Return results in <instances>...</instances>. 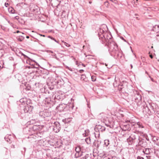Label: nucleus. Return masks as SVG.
<instances>
[{"mask_svg":"<svg viewBox=\"0 0 159 159\" xmlns=\"http://www.w3.org/2000/svg\"><path fill=\"white\" fill-rule=\"evenodd\" d=\"M108 46L109 51L111 55H113L117 53V55L119 56L120 53H121V52L119 50L117 44L114 42H110Z\"/></svg>","mask_w":159,"mask_h":159,"instance_id":"obj_1","label":"nucleus"},{"mask_svg":"<svg viewBox=\"0 0 159 159\" xmlns=\"http://www.w3.org/2000/svg\"><path fill=\"white\" fill-rule=\"evenodd\" d=\"M139 137L135 133H133L127 138V141L129 145H132L133 143L138 142Z\"/></svg>","mask_w":159,"mask_h":159,"instance_id":"obj_2","label":"nucleus"},{"mask_svg":"<svg viewBox=\"0 0 159 159\" xmlns=\"http://www.w3.org/2000/svg\"><path fill=\"white\" fill-rule=\"evenodd\" d=\"M112 38V36L111 34H108L107 33H105V36L101 40L102 41V43L106 42L109 44V43H110V42H113L111 40Z\"/></svg>","mask_w":159,"mask_h":159,"instance_id":"obj_3","label":"nucleus"},{"mask_svg":"<svg viewBox=\"0 0 159 159\" xmlns=\"http://www.w3.org/2000/svg\"><path fill=\"white\" fill-rule=\"evenodd\" d=\"M134 98L136 102L138 103L142 100V96L139 94V93L137 91H134Z\"/></svg>","mask_w":159,"mask_h":159,"instance_id":"obj_4","label":"nucleus"},{"mask_svg":"<svg viewBox=\"0 0 159 159\" xmlns=\"http://www.w3.org/2000/svg\"><path fill=\"white\" fill-rule=\"evenodd\" d=\"M33 108V106L27 104L24 107L22 112H24L25 113L30 112L32 111Z\"/></svg>","mask_w":159,"mask_h":159,"instance_id":"obj_5","label":"nucleus"},{"mask_svg":"<svg viewBox=\"0 0 159 159\" xmlns=\"http://www.w3.org/2000/svg\"><path fill=\"white\" fill-rule=\"evenodd\" d=\"M105 33H107L105 29L103 30L101 28L98 31V34L99 39L101 40L102 39H103V37H104V36H105Z\"/></svg>","mask_w":159,"mask_h":159,"instance_id":"obj_6","label":"nucleus"},{"mask_svg":"<svg viewBox=\"0 0 159 159\" xmlns=\"http://www.w3.org/2000/svg\"><path fill=\"white\" fill-rule=\"evenodd\" d=\"M138 145L143 147H145L147 145V143L144 141L143 139L139 137V140L138 141Z\"/></svg>","mask_w":159,"mask_h":159,"instance_id":"obj_7","label":"nucleus"},{"mask_svg":"<svg viewBox=\"0 0 159 159\" xmlns=\"http://www.w3.org/2000/svg\"><path fill=\"white\" fill-rule=\"evenodd\" d=\"M58 85V87H61L63 85L64 83V82L62 79H55L54 81Z\"/></svg>","mask_w":159,"mask_h":159,"instance_id":"obj_8","label":"nucleus"},{"mask_svg":"<svg viewBox=\"0 0 159 159\" xmlns=\"http://www.w3.org/2000/svg\"><path fill=\"white\" fill-rule=\"evenodd\" d=\"M95 130H98L99 132H102L105 130V128L104 126L99 125L96 127Z\"/></svg>","mask_w":159,"mask_h":159,"instance_id":"obj_9","label":"nucleus"},{"mask_svg":"<svg viewBox=\"0 0 159 159\" xmlns=\"http://www.w3.org/2000/svg\"><path fill=\"white\" fill-rule=\"evenodd\" d=\"M54 125L53 129L55 130V128H56L58 130V131H59L60 128L59 123L57 122H55L54 123Z\"/></svg>","mask_w":159,"mask_h":159,"instance_id":"obj_10","label":"nucleus"},{"mask_svg":"<svg viewBox=\"0 0 159 159\" xmlns=\"http://www.w3.org/2000/svg\"><path fill=\"white\" fill-rule=\"evenodd\" d=\"M153 31L158 33L159 31V25H156L153 26L152 29L151 30Z\"/></svg>","mask_w":159,"mask_h":159,"instance_id":"obj_11","label":"nucleus"},{"mask_svg":"<svg viewBox=\"0 0 159 159\" xmlns=\"http://www.w3.org/2000/svg\"><path fill=\"white\" fill-rule=\"evenodd\" d=\"M149 106H150V108L152 110V111L155 112V107H157V105L155 103H151L149 104Z\"/></svg>","mask_w":159,"mask_h":159,"instance_id":"obj_12","label":"nucleus"},{"mask_svg":"<svg viewBox=\"0 0 159 159\" xmlns=\"http://www.w3.org/2000/svg\"><path fill=\"white\" fill-rule=\"evenodd\" d=\"M57 108L60 111H63L65 108V107H63L62 104H60L58 106H57Z\"/></svg>","mask_w":159,"mask_h":159,"instance_id":"obj_13","label":"nucleus"},{"mask_svg":"<svg viewBox=\"0 0 159 159\" xmlns=\"http://www.w3.org/2000/svg\"><path fill=\"white\" fill-rule=\"evenodd\" d=\"M151 149L150 148H146L143 150V152L147 155L150 153Z\"/></svg>","mask_w":159,"mask_h":159,"instance_id":"obj_14","label":"nucleus"},{"mask_svg":"<svg viewBox=\"0 0 159 159\" xmlns=\"http://www.w3.org/2000/svg\"><path fill=\"white\" fill-rule=\"evenodd\" d=\"M145 111L148 114H150L151 113V111L150 109L146 106V107H144L143 111Z\"/></svg>","mask_w":159,"mask_h":159,"instance_id":"obj_15","label":"nucleus"},{"mask_svg":"<svg viewBox=\"0 0 159 159\" xmlns=\"http://www.w3.org/2000/svg\"><path fill=\"white\" fill-rule=\"evenodd\" d=\"M82 152H76L75 155V157L78 158L82 155Z\"/></svg>","mask_w":159,"mask_h":159,"instance_id":"obj_16","label":"nucleus"},{"mask_svg":"<svg viewBox=\"0 0 159 159\" xmlns=\"http://www.w3.org/2000/svg\"><path fill=\"white\" fill-rule=\"evenodd\" d=\"M71 120V118H66L65 119H63L62 121L65 123H68Z\"/></svg>","mask_w":159,"mask_h":159,"instance_id":"obj_17","label":"nucleus"},{"mask_svg":"<svg viewBox=\"0 0 159 159\" xmlns=\"http://www.w3.org/2000/svg\"><path fill=\"white\" fill-rule=\"evenodd\" d=\"M93 145L96 148H98L99 146L98 141V140H95L93 143Z\"/></svg>","mask_w":159,"mask_h":159,"instance_id":"obj_18","label":"nucleus"},{"mask_svg":"<svg viewBox=\"0 0 159 159\" xmlns=\"http://www.w3.org/2000/svg\"><path fill=\"white\" fill-rule=\"evenodd\" d=\"M75 151L76 152H82L81 150V147L79 146L75 147Z\"/></svg>","mask_w":159,"mask_h":159,"instance_id":"obj_19","label":"nucleus"},{"mask_svg":"<svg viewBox=\"0 0 159 159\" xmlns=\"http://www.w3.org/2000/svg\"><path fill=\"white\" fill-rule=\"evenodd\" d=\"M8 11L9 12L11 13L14 14L15 13V10L12 7H9L8 8Z\"/></svg>","mask_w":159,"mask_h":159,"instance_id":"obj_20","label":"nucleus"},{"mask_svg":"<svg viewBox=\"0 0 159 159\" xmlns=\"http://www.w3.org/2000/svg\"><path fill=\"white\" fill-rule=\"evenodd\" d=\"M98 130H95V132L94 133L96 138H99L100 136V132Z\"/></svg>","mask_w":159,"mask_h":159,"instance_id":"obj_21","label":"nucleus"},{"mask_svg":"<svg viewBox=\"0 0 159 159\" xmlns=\"http://www.w3.org/2000/svg\"><path fill=\"white\" fill-rule=\"evenodd\" d=\"M85 140L88 144H90L91 139L89 137L86 138L85 139Z\"/></svg>","mask_w":159,"mask_h":159,"instance_id":"obj_22","label":"nucleus"},{"mask_svg":"<svg viewBox=\"0 0 159 159\" xmlns=\"http://www.w3.org/2000/svg\"><path fill=\"white\" fill-rule=\"evenodd\" d=\"M11 135L8 136H6L4 138L5 140L8 142H10L11 141L10 138L9 137Z\"/></svg>","mask_w":159,"mask_h":159,"instance_id":"obj_23","label":"nucleus"},{"mask_svg":"<svg viewBox=\"0 0 159 159\" xmlns=\"http://www.w3.org/2000/svg\"><path fill=\"white\" fill-rule=\"evenodd\" d=\"M17 39L19 41H22L24 39V37L22 36H19L17 37Z\"/></svg>","mask_w":159,"mask_h":159,"instance_id":"obj_24","label":"nucleus"},{"mask_svg":"<svg viewBox=\"0 0 159 159\" xmlns=\"http://www.w3.org/2000/svg\"><path fill=\"white\" fill-rule=\"evenodd\" d=\"M155 112H154L155 113H157L159 114L158 112L159 111V108L158 106L157 105V107H155Z\"/></svg>","mask_w":159,"mask_h":159,"instance_id":"obj_25","label":"nucleus"},{"mask_svg":"<svg viewBox=\"0 0 159 159\" xmlns=\"http://www.w3.org/2000/svg\"><path fill=\"white\" fill-rule=\"evenodd\" d=\"M62 42L64 43V44L66 45V47H70V45L69 44H68V43L65 42H64V41H62Z\"/></svg>","mask_w":159,"mask_h":159,"instance_id":"obj_26","label":"nucleus"},{"mask_svg":"<svg viewBox=\"0 0 159 159\" xmlns=\"http://www.w3.org/2000/svg\"><path fill=\"white\" fill-rule=\"evenodd\" d=\"M137 127H138L139 128H143V127L141 125L140 123L137 124Z\"/></svg>","mask_w":159,"mask_h":159,"instance_id":"obj_27","label":"nucleus"},{"mask_svg":"<svg viewBox=\"0 0 159 159\" xmlns=\"http://www.w3.org/2000/svg\"><path fill=\"white\" fill-rule=\"evenodd\" d=\"M86 77L85 75L84 74H82L81 75V79L84 80Z\"/></svg>","mask_w":159,"mask_h":159,"instance_id":"obj_28","label":"nucleus"},{"mask_svg":"<svg viewBox=\"0 0 159 159\" xmlns=\"http://www.w3.org/2000/svg\"><path fill=\"white\" fill-rule=\"evenodd\" d=\"M92 80L93 81H95L96 80L95 76H91Z\"/></svg>","mask_w":159,"mask_h":159,"instance_id":"obj_29","label":"nucleus"},{"mask_svg":"<svg viewBox=\"0 0 159 159\" xmlns=\"http://www.w3.org/2000/svg\"><path fill=\"white\" fill-rule=\"evenodd\" d=\"M157 39L159 41V32L157 33V34L156 35Z\"/></svg>","mask_w":159,"mask_h":159,"instance_id":"obj_30","label":"nucleus"},{"mask_svg":"<svg viewBox=\"0 0 159 159\" xmlns=\"http://www.w3.org/2000/svg\"><path fill=\"white\" fill-rule=\"evenodd\" d=\"M21 54H22V55L23 56H24V57L25 58H28V56H27L25 55L24 54H23V53H22Z\"/></svg>","mask_w":159,"mask_h":159,"instance_id":"obj_31","label":"nucleus"},{"mask_svg":"<svg viewBox=\"0 0 159 159\" xmlns=\"http://www.w3.org/2000/svg\"><path fill=\"white\" fill-rule=\"evenodd\" d=\"M137 159H144V158L142 157L138 156L137 157Z\"/></svg>","mask_w":159,"mask_h":159,"instance_id":"obj_32","label":"nucleus"},{"mask_svg":"<svg viewBox=\"0 0 159 159\" xmlns=\"http://www.w3.org/2000/svg\"><path fill=\"white\" fill-rule=\"evenodd\" d=\"M51 39L52 40H54L55 42H56L58 43V41H57L54 38H51Z\"/></svg>","mask_w":159,"mask_h":159,"instance_id":"obj_33","label":"nucleus"},{"mask_svg":"<svg viewBox=\"0 0 159 159\" xmlns=\"http://www.w3.org/2000/svg\"><path fill=\"white\" fill-rule=\"evenodd\" d=\"M106 141H107L108 142L107 144V146L108 144H109V140H105V144H106Z\"/></svg>","mask_w":159,"mask_h":159,"instance_id":"obj_34","label":"nucleus"},{"mask_svg":"<svg viewBox=\"0 0 159 159\" xmlns=\"http://www.w3.org/2000/svg\"><path fill=\"white\" fill-rule=\"evenodd\" d=\"M53 56L56 59H57V60H58L59 59L57 57L56 55V54L54 55Z\"/></svg>","mask_w":159,"mask_h":159,"instance_id":"obj_35","label":"nucleus"},{"mask_svg":"<svg viewBox=\"0 0 159 159\" xmlns=\"http://www.w3.org/2000/svg\"><path fill=\"white\" fill-rule=\"evenodd\" d=\"M147 159H151V157L150 156H146Z\"/></svg>","mask_w":159,"mask_h":159,"instance_id":"obj_36","label":"nucleus"},{"mask_svg":"<svg viewBox=\"0 0 159 159\" xmlns=\"http://www.w3.org/2000/svg\"><path fill=\"white\" fill-rule=\"evenodd\" d=\"M24 99H21L20 100V102H22V103H24Z\"/></svg>","mask_w":159,"mask_h":159,"instance_id":"obj_37","label":"nucleus"},{"mask_svg":"<svg viewBox=\"0 0 159 159\" xmlns=\"http://www.w3.org/2000/svg\"><path fill=\"white\" fill-rule=\"evenodd\" d=\"M9 4L8 3H5V6L6 7H7L8 6Z\"/></svg>","mask_w":159,"mask_h":159,"instance_id":"obj_38","label":"nucleus"},{"mask_svg":"<svg viewBox=\"0 0 159 159\" xmlns=\"http://www.w3.org/2000/svg\"><path fill=\"white\" fill-rule=\"evenodd\" d=\"M84 71V70H79V72L80 73H82Z\"/></svg>","mask_w":159,"mask_h":159,"instance_id":"obj_39","label":"nucleus"},{"mask_svg":"<svg viewBox=\"0 0 159 159\" xmlns=\"http://www.w3.org/2000/svg\"><path fill=\"white\" fill-rule=\"evenodd\" d=\"M149 77H150V78L152 82H155V80H153V79L150 76H149Z\"/></svg>","mask_w":159,"mask_h":159,"instance_id":"obj_40","label":"nucleus"},{"mask_svg":"<svg viewBox=\"0 0 159 159\" xmlns=\"http://www.w3.org/2000/svg\"><path fill=\"white\" fill-rule=\"evenodd\" d=\"M38 34L41 36H43L44 37H45V36L44 35H43V34Z\"/></svg>","mask_w":159,"mask_h":159,"instance_id":"obj_41","label":"nucleus"},{"mask_svg":"<svg viewBox=\"0 0 159 159\" xmlns=\"http://www.w3.org/2000/svg\"><path fill=\"white\" fill-rule=\"evenodd\" d=\"M89 130H85V133H89Z\"/></svg>","mask_w":159,"mask_h":159,"instance_id":"obj_42","label":"nucleus"},{"mask_svg":"<svg viewBox=\"0 0 159 159\" xmlns=\"http://www.w3.org/2000/svg\"><path fill=\"white\" fill-rule=\"evenodd\" d=\"M112 159H117L116 158V157H112Z\"/></svg>","mask_w":159,"mask_h":159,"instance_id":"obj_43","label":"nucleus"},{"mask_svg":"<svg viewBox=\"0 0 159 159\" xmlns=\"http://www.w3.org/2000/svg\"><path fill=\"white\" fill-rule=\"evenodd\" d=\"M150 57L151 58H153V56L152 55H150Z\"/></svg>","mask_w":159,"mask_h":159,"instance_id":"obj_44","label":"nucleus"},{"mask_svg":"<svg viewBox=\"0 0 159 159\" xmlns=\"http://www.w3.org/2000/svg\"><path fill=\"white\" fill-rule=\"evenodd\" d=\"M48 38H50L51 39V38H52V37H51V36H49L48 37Z\"/></svg>","mask_w":159,"mask_h":159,"instance_id":"obj_45","label":"nucleus"},{"mask_svg":"<svg viewBox=\"0 0 159 159\" xmlns=\"http://www.w3.org/2000/svg\"><path fill=\"white\" fill-rule=\"evenodd\" d=\"M121 39H122L123 40L125 41L126 42V40H125V39L123 38V37H122V38H121Z\"/></svg>","mask_w":159,"mask_h":159,"instance_id":"obj_46","label":"nucleus"},{"mask_svg":"<svg viewBox=\"0 0 159 159\" xmlns=\"http://www.w3.org/2000/svg\"><path fill=\"white\" fill-rule=\"evenodd\" d=\"M155 138L156 139V140H158V138H157V137H155Z\"/></svg>","mask_w":159,"mask_h":159,"instance_id":"obj_47","label":"nucleus"},{"mask_svg":"<svg viewBox=\"0 0 159 159\" xmlns=\"http://www.w3.org/2000/svg\"><path fill=\"white\" fill-rule=\"evenodd\" d=\"M26 38L27 39H29V38L30 37L29 36H26Z\"/></svg>","mask_w":159,"mask_h":159,"instance_id":"obj_48","label":"nucleus"},{"mask_svg":"<svg viewBox=\"0 0 159 159\" xmlns=\"http://www.w3.org/2000/svg\"><path fill=\"white\" fill-rule=\"evenodd\" d=\"M15 18H16V19H18V16H16Z\"/></svg>","mask_w":159,"mask_h":159,"instance_id":"obj_49","label":"nucleus"},{"mask_svg":"<svg viewBox=\"0 0 159 159\" xmlns=\"http://www.w3.org/2000/svg\"><path fill=\"white\" fill-rule=\"evenodd\" d=\"M16 33H18L19 32H20V31H19V30H17L16 31Z\"/></svg>","mask_w":159,"mask_h":159,"instance_id":"obj_50","label":"nucleus"},{"mask_svg":"<svg viewBox=\"0 0 159 159\" xmlns=\"http://www.w3.org/2000/svg\"><path fill=\"white\" fill-rule=\"evenodd\" d=\"M130 66H131V68H132V67H133V66H132V64H131V65H130Z\"/></svg>","mask_w":159,"mask_h":159,"instance_id":"obj_51","label":"nucleus"},{"mask_svg":"<svg viewBox=\"0 0 159 159\" xmlns=\"http://www.w3.org/2000/svg\"><path fill=\"white\" fill-rule=\"evenodd\" d=\"M53 88H51V87H50V89H51V90H52L53 89Z\"/></svg>","mask_w":159,"mask_h":159,"instance_id":"obj_52","label":"nucleus"},{"mask_svg":"<svg viewBox=\"0 0 159 159\" xmlns=\"http://www.w3.org/2000/svg\"><path fill=\"white\" fill-rule=\"evenodd\" d=\"M106 125L107 126H110H110L109 125Z\"/></svg>","mask_w":159,"mask_h":159,"instance_id":"obj_53","label":"nucleus"},{"mask_svg":"<svg viewBox=\"0 0 159 159\" xmlns=\"http://www.w3.org/2000/svg\"><path fill=\"white\" fill-rule=\"evenodd\" d=\"M85 136H87V135H88V134H85Z\"/></svg>","mask_w":159,"mask_h":159,"instance_id":"obj_54","label":"nucleus"},{"mask_svg":"<svg viewBox=\"0 0 159 159\" xmlns=\"http://www.w3.org/2000/svg\"><path fill=\"white\" fill-rule=\"evenodd\" d=\"M50 52L52 53H53V52H52V51H51Z\"/></svg>","mask_w":159,"mask_h":159,"instance_id":"obj_55","label":"nucleus"},{"mask_svg":"<svg viewBox=\"0 0 159 159\" xmlns=\"http://www.w3.org/2000/svg\"><path fill=\"white\" fill-rule=\"evenodd\" d=\"M24 149L25 151V148H24Z\"/></svg>","mask_w":159,"mask_h":159,"instance_id":"obj_56","label":"nucleus"},{"mask_svg":"<svg viewBox=\"0 0 159 159\" xmlns=\"http://www.w3.org/2000/svg\"><path fill=\"white\" fill-rule=\"evenodd\" d=\"M105 65H106V66H107V64H105Z\"/></svg>","mask_w":159,"mask_h":159,"instance_id":"obj_57","label":"nucleus"},{"mask_svg":"<svg viewBox=\"0 0 159 159\" xmlns=\"http://www.w3.org/2000/svg\"><path fill=\"white\" fill-rule=\"evenodd\" d=\"M11 58H12V57H11ZM10 60H11V59H10Z\"/></svg>","mask_w":159,"mask_h":159,"instance_id":"obj_58","label":"nucleus"},{"mask_svg":"<svg viewBox=\"0 0 159 159\" xmlns=\"http://www.w3.org/2000/svg\"><path fill=\"white\" fill-rule=\"evenodd\" d=\"M105 27H106V28H107V26H105Z\"/></svg>","mask_w":159,"mask_h":159,"instance_id":"obj_59","label":"nucleus"},{"mask_svg":"<svg viewBox=\"0 0 159 159\" xmlns=\"http://www.w3.org/2000/svg\"><path fill=\"white\" fill-rule=\"evenodd\" d=\"M40 42V41H39V40H38V42H39H39Z\"/></svg>","mask_w":159,"mask_h":159,"instance_id":"obj_60","label":"nucleus"},{"mask_svg":"<svg viewBox=\"0 0 159 159\" xmlns=\"http://www.w3.org/2000/svg\"><path fill=\"white\" fill-rule=\"evenodd\" d=\"M83 65L84 66H85L84 65V64H83Z\"/></svg>","mask_w":159,"mask_h":159,"instance_id":"obj_61","label":"nucleus"}]
</instances>
